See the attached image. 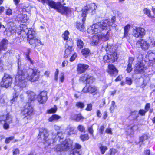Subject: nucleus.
<instances>
[{"mask_svg":"<svg viewBox=\"0 0 155 155\" xmlns=\"http://www.w3.org/2000/svg\"><path fill=\"white\" fill-rule=\"evenodd\" d=\"M88 66L83 64H80L77 66V70L78 72L82 73L84 72L88 68Z\"/></svg>","mask_w":155,"mask_h":155,"instance_id":"obj_21","label":"nucleus"},{"mask_svg":"<svg viewBox=\"0 0 155 155\" xmlns=\"http://www.w3.org/2000/svg\"><path fill=\"white\" fill-rule=\"evenodd\" d=\"M64 137V134L61 132H58L56 135H53L52 137V139H48L46 141V143H48V145H50L51 144L54 143L58 140L60 141V140L62 139Z\"/></svg>","mask_w":155,"mask_h":155,"instance_id":"obj_9","label":"nucleus"},{"mask_svg":"<svg viewBox=\"0 0 155 155\" xmlns=\"http://www.w3.org/2000/svg\"><path fill=\"white\" fill-rule=\"evenodd\" d=\"M88 131L89 133L92 136H93L94 131L92 126H90L88 128Z\"/></svg>","mask_w":155,"mask_h":155,"instance_id":"obj_52","label":"nucleus"},{"mask_svg":"<svg viewBox=\"0 0 155 155\" xmlns=\"http://www.w3.org/2000/svg\"><path fill=\"white\" fill-rule=\"evenodd\" d=\"M115 17L113 16L111 18V22L109 21L108 20H105L89 26L87 29V32L90 34L97 33L102 30H106L108 25L114 27L115 24L114 22L115 21Z\"/></svg>","mask_w":155,"mask_h":155,"instance_id":"obj_2","label":"nucleus"},{"mask_svg":"<svg viewBox=\"0 0 155 155\" xmlns=\"http://www.w3.org/2000/svg\"><path fill=\"white\" fill-rule=\"evenodd\" d=\"M28 97L29 102H31L35 99V93L31 91H28L26 92Z\"/></svg>","mask_w":155,"mask_h":155,"instance_id":"obj_22","label":"nucleus"},{"mask_svg":"<svg viewBox=\"0 0 155 155\" xmlns=\"http://www.w3.org/2000/svg\"><path fill=\"white\" fill-rule=\"evenodd\" d=\"M60 118V116L56 114H54L52 115L49 118L48 120L50 122L56 121H57L58 119H59Z\"/></svg>","mask_w":155,"mask_h":155,"instance_id":"obj_26","label":"nucleus"},{"mask_svg":"<svg viewBox=\"0 0 155 155\" xmlns=\"http://www.w3.org/2000/svg\"><path fill=\"white\" fill-rule=\"evenodd\" d=\"M26 58L27 59V60L31 64L33 65L34 64V62L33 61H32L30 58L29 56L28 55H26Z\"/></svg>","mask_w":155,"mask_h":155,"instance_id":"obj_62","label":"nucleus"},{"mask_svg":"<svg viewBox=\"0 0 155 155\" xmlns=\"http://www.w3.org/2000/svg\"><path fill=\"white\" fill-rule=\"evenodd\" d=\"M147 112L143 109H140L139 111V114L142 116H144L146 112Z\"/></svg>","mask_w":155,"mask_h":155,"instance_id":"obj_54","label":"nucleus"},{"mask_svg":"<svg viewBox=\"0 0 155 155\" xmlns=\"http://www.w3.org/2000/svg\"><path fill=\"white\" fill-rule=\"evenodd\" d=\"M42 45L41 42V41L39 40L38 39L36 38L35 43V46H34V47H35L37 45Z\"/></svg>","mask_w":155,"mask_h":155,"instance_id":"obj_49","label":"nucleus"},{"mask_svg":"<svg viewBox=\"0 0 155 155\" xmlns=\"http://www.w3.org/2000/svg\"><path fill=\"white\" fill-rule=\"evenodd\" d=\"M90 52V51L88 49L85 48L82 50L81 53L83 55H85L88 54Z\"/></svg>","mask_w":155,"mask_h":155,"instance_id":"obj_42","label":"nucleus"},{"mask_svg":"<svg viewBox=\"0 0 155 155\" xmlns=\"http://www.w3.org/2000/svg\"><path fill=\"white\" fill-rule=\"evenodd\" d=\"M12 11L10 8L7 9L6 10L5 14L6 15L10 16L12 15Z\"/></svg>","mask_w":155,"mask_h":155,"instance_id":"obj_46","label":"nucleus"},{"mask_svg":"<svg viewBox=\"0 0 155 155\" xmlns=\"http://www.w3.org/2000/svg\"><path fill=\"white\" fill-rule=\"evenodd\" d=\"M18 68L19 70L18 71L17 74L15 78L16 84L14 87V89L15 92V95H13L12 99L11 100V102L12 103L16 100L18 96L19 95V92L22 90V87H25L27 84V82L25 80V78H23V76L22 75V71L20 69L21 68L19 66V62H18Z\"/></svg>","mask_w":155,"mask_h":155,"instance_id":"obj_1","label":"nucleus"},{"mask_svg":"<svg viewBox=\"0 0 155 155\" xmlns=\"http://www.w3.org/2000/svg\"><path fill=\"white\" fill-rule=\"evenodd\" d=\"M76 106L78 108L81 109H83L84 107V103L81 102H78L76 104Z\"/></svg>","mask_w":155,"mask_h":155,"instance_id":"obj_41","label":"nucleus"},{"mask_svg":"<svg viewBox=\"0 0 155 155\" xmlns=\"http://www.w3.org/2000/svg\"><path fill=\"white\" fill-rule=\"evenodd\" d=\"M66 45L67 47H70L72 48V46L73 45V42L71 39L69 38L68 40H66Z\"/></svg>","mask_w":155,"mask_h":155,"instance_id":"obj_30","label":"nucleus"},{"mask_svg":"<svg viewBox=\"0 0 155 155\" xmlns=\"http://www.w3.org/2000/svg\"><path fill=\"white\" fill-rule=\"evenodd\" d=\"M116 150L114 149H110L108 152L106 154V155H114L116 153Z\"/></svg>","mask_w":155,"mask_h":155,"instance_id":"obj_37","label":"nucleus"},{"mask_svg":"<svg viewBox=\"0 0 155 155\" xmlns=\"http://www.w3.org/2000/svg\"><path fill=\"white\" fill-rule=\"evenodd\" d=\"M37 71V69L35 68H29L25 71H22V75L23 76V78H25L28 80L34 82L37 81L39 78Z\"/></svg>","mask_w":155,"mask_h":155,"instance_id":"obj_5","label":"nucleus"},{"mask_svg":"<svg viewBox=\"0 0 155 155\" xmlns=\"http://www.w3.org/2000/svg\"><path fill=\"white\" fill-rule=\"evenodd\" d=\"M47 93L45 91L41 92L38 97V100L41 104H44L47 100Z\"/></svg>","mask_w":155,"mask_h":155,"instance_id":"obj_17","label":"nucleus"},{"mask_svg":"<svg viewBox=\"0 0 155 155\" xmlns=\"http://www.w3.org/2000/svg\"><path fill=\"white\" fill-rule=\"evenodd\" d=\"M12 116L8 113L6 115H3L0 116V122H2L3 121L4 122L3 125L4 128L5 129H7L9 128V124L12 122Z\"/></svg>","mask_w":155,"mask_h":155,"instance_id":"obj_7","label":"nucleus"},{"mask_svg":"<svg viewBox=\"0 0 155 155\" xmlns=\"http://www.w3.org/2000/svg\"><path fill=\"white\" fill-rule=\"evenodd\" d=\"M67 132L68 135H71L75 133L74 132V129L73 128H70L69 130H67Z\"/></svg>","mask_w":155,"mask_h":155,"instance_id":"obj_53","label":"nucleus"},{"mask_svg":"<svg viewBox=\"0 0 155 155\" xmlns=\"http://www.w3.org/2000/svg\"><path fill=\"white\" fill-rule=\"evenodd\" d=\"M137 44L138 45H139L141 48L144 50H148L150 46L149 43L147 41L143 39L138 40Z\"/></svg>","mask_w":155,"mask_h":155,"instance_id":"obj_15","label":"nucleus"},{"mask_svg":"<svg viewBox=\"0 0 155 155\" xmlns=\"http://www.w3.org/2000/svg\"><path fill=\"white\" fill-rule=\"evenodd\" d=\"M95 4L94 3L88 4L84 8L82 9V16L83 18L82 19V23L81 24V23H78L76 24L77 28L80 31H83L84 30V24L85 21V17L86 16V14L89 12H92L95 9Z\"/></svg>","mask_w":155,"mask_h":155,"instance_id":"obj_4","label":"nucleus"},{"mask_svg":"<svg viewBox=\"0 0 155 155\" xmlns=\"http://www.w3.org/2000/svg\"><path fill=\"white\" fill-rule=\"evenodd\" d=\"M84 44L82 40L77 38V45L78 48H83L84 46Z\"/></svg>","mask_w":155,"mask_h":155,"instance_id":"obj_28","label":"nucleus"},{"mask_svg":"<svg viewBox=\"0 0 155 155\" xmlns=\"http://www.w3.org/2000/svg\"><path fill=\"white\" fill-rule=\"evenodd\" d=\"M57 110L56 107L51 108V109L47 110V113L49 114L55 113Z\"/></svg>","mask_w":155,"mask_h":155,"instance_id":"obj_45","label":"nucleus"},{"mask_svg":"<svg viewBox=\"0 0 155 155\" xmlns=\"http://www.w3.org/2000/svg\"><path fill=\"white\" fill-rule=\"evenodd\" d=\"M13 151V155H16L17 154H19V150L18 148L14 149Z\"/></svg>","mask_w":155,"mask_h":155,"instance_id":"obj_60","label":"nucleus"},{"mask_svg":"<svg viewBox=\"0 0 155 155\" xmlns=\"http://www.w3.org/2000/svg\"><path fill=\"white\" fill-rule=\"evenodd\" d=\"M149 138L148 135L145 134L142 135L140 138V142H143L144 140L148 139Z\"/></svg>","mask_w":155,"mask_h":155,"instance_id":"obj_31","label":"nucleus"},{"mask_svg":"<svg viewBox=\"0 0 155 155\" xmlns=\"http://www.w3.org/2000/svg\"><path fill=\"white\" fill-rule=\"evenodd\" d=\"M48 135V132L46 129L43 128L40 129L38 137H39L41 139H43L45 141L44 142V143L45 144L46 146H48V143H46V141L48 140H46Z\"/></svg>","mask_w":155,"mask_h":155,"instance_id":"obj_10","label":"nucleus"},{"mask_svg":"<svg viewBox=\"0 0 155 155\" xmlns=\"http://www.w3.org/2000/svg\"><path fill=\"white\" fill-rule=\"evenodd\" d=\"M92 109V105L91 104H88L86 108V110L87 111H91Z\"/></svg>","mask_w":155,"mask_h":155,"instance_id":"obj_56","label":"nucleus"},{"mask_svg":"<svg viewBox=\"0 0 155 155\" xmlns=\"http://www.w3.org/2000/svg\"><path fill=\"white\" fill-rule=\"evenodd\" d=\"M48 5L52 8L55 9H57L58 10V8L60 5L61 3L58 2L55 3V2L52 1H48Z\"/></svg>","mask_w":155,"mask_h":155,"instance_id":"obj_24","label":"nucleus"},{"mask_svg":"<svg viewBox=\"0 0 155 155\" xmlns=\"http://www.w3.org/2000/svg\"><path fill=\"white\" fill-rule=\"evenodd\" d=\"M100 150L101 154H103L105 153V151L107 150V147L105 146H103L101 145L100 147Z\"/></svg>","mask_w":155,"mask_h":155,"instance_id":"obj_40","label":"nucleus"},{"mask_svg":"<svg viewBox=\"0 0 155 155\" xmlns=\"http://www.w3.org/2000/svg\"><path fill=\"white\" fill-rule=\"evenodd\" d=\"M104 30H102L100 32H98L97 33H94L95 34H97L99 33H101L100 34H98L100 37V40H101L103 41H106L107 40H108L109 37V32L108 31H107L106 33H104L103 31Z\"/></svg>","mask_w":155,"mask_h":155,"instance_id":"obj_18","label":"nucleus"},{"mask_svg":"<svg viewBox=\"0 0 155 155\" xmlns=\"http://www.w3.org/2000/svg\"><path fill=\"white\" fill-rule=\"evenodd\" d=\"M64 74L63 73H61L60 74V80L61 82H63L64 80Z\"/></svg>","mask_w":155,"mask_h":155,"instance_id":"obj_61","label":"nucleus"},{"mask_svg":"<svg viewBox=\"0 0 155 155\" xmlns=\"http://www.w3.org/2000/svg\"><path fill=\"white\" fill-rule=\"evenodd\" d=\"M78 129L81 132H83L85 130V128L81 125H79L78 127Z\"/></svg>","mask_w":155,"mask_h":155,"instance_id":"obj_47","label":"nucleus"},{"mask_svg":"<svg viewBox=\"0 0 155 155\" xmlns=\"http://www.w3.org/2000/svg\"><path fill=\"white\" fill-rule=\"evenodd\" d=\"M132 69V65L128 64L127 67L126 69L127 72L128 73H130L131 72Z\"/></svg>","mask_w":155,"mask_h":155,"instance_id":"obj_55","label":"nucleus"},{"mask_svg":"<svg viewBox=\"0 0 155 155\" xmlns=\"http://www.w3.org/2000/svg\"><path fill=\"white\" fill-rule=\"evenodd\" d=\"M12 83V78L11 76L7 73H5L1 82V84L2 87L6 88H8L11 85Z\"/></svg>","mask_w":155,"mask_h":155,"instance_id":"obj_8","label":"nucleus"},{"mask_svg":"<svg viewBox=\"0 0 155 155\" xmlns=\"http://www.w3.org/2000/svg\"><path fill=\"white\" fill-rule=\"evenodd\" d=\"M150 150H144V155H150Z\"/></svg>","mask_w":155,"mask_h":155,"instance_id":"obj_64","label":"nucleus"},{"mask_svg":"<svg viewBox=\"0 0 155 155\" xmlns=\"http://www.w3.org/2000/svg\"><path fill=\"white\" fill-rule=\"evenodd\" d=\"M59 71L58 69H56V71L55 73V80L57 81L58 80V74Z\"/></svg>","mask_w":155,"mask_h":155,"instance_id":"obj_63","label":"nucleus"},{"mask_svg":"<svg viewBox=\"0 0 155 155\" xmlns=\"http://www.w3.org/2000/svg\"><path fill=\"white\" fill-rule=\"evenodd\" d=\"M126 82L129 85H130L132 83L131 79L129 78H126Z\"/></svg>","mask_w":155,"mask_h":155,"instance_id":"obj_50","label":"nucleus"},{"mask_svg":"<svg viewBox=\"0 0 155 155\" xmlns=\"http://www.w3.org/2000/svg\"><path fill=\"white\" fill-rule=\"evenodd\" d=\"M89 136L87 134H86L84 135H81L80 136V138L83 141H84L87 140L89 139Z\"/></svg>","mask_w":155,"mask_h":155,"instance_id":"obj_38","label":"nucleus"},{"mask_svg":"<svg viewBox=\"0 0 155 155\" xmlns=\"http://www.w3.org/2000/svg\"><path fill=\"white\" fill-rule=\"evenodd\" d=\"M104 129V126H101L99 129V131L100 134H103Z\"/></svg>","mask_w":155,"mask_h":155,"instance_id":"obj_59","label":"nucleus"},{"mask_svg":"<svg viewBox=\"0 0 155 155\" xmlns=\"http://www.w3.org/2000/svg\"><path fill=\"white\" fill-rule=\"evenodd\" d=\"M72 141L70 139H68L60 144L57 145L55 147L54 149L56 151H67L72 147Z\"/></svg>","mask_w":155,"mask_h":155,"instance_id":"obj_6","label":"nucleus"},{"mask_svg":"<svg viewBox=\"0 0 155 155\" xmlns=\"http://www.w3.org/2000/svg\"><path fill=\"white\" fill-rule=\"evenodd\" d=\"M117 47L112 44H107L106 51L108 54L104 56L103 61L105 63H112L117 59V53L116 51Z\"/></svg>","mask_w":155,"mask_h":155,"instance_id":"obj_3","label":"nucleus"},{"mask_svg":"<svg viewBox=\"0 0 155 155\" xmlns=\"http://www.w3.org/2000/svg\"><path fill=\"white\" fill-rule=\"evenodd\" d=\"M58 11L61 14H64L67 16L71 14V11L70 8L64 6L61 3Z\"/></svg>","mask_w":155,"mask_h":155,"instance_id":"obj_14","label":"nucleus"},{"mask_svg":"<svg viewBox=\"0 0 155 155\" xmlns=\"http://www.w3.org/2000/svg\"><path fill=\"white\" fill-rule=\"evenodd\" d=\"M33 111V109L31 105L28 103L25 106V109L22 111L21 114L25 117L32 114Z\"/></svg>","mask_w":155,"mask_h":155,"instance_id":"obj_13","label":"nucleus"},{"mask_svg":"<svg viewBox=\"0 0 155 155\" xmlns=\"http://www.w3.org/2000/svg\"><path fill=\"white\" fill-rule=\"evenodd\" d=\"M72 51V48L70 47H67V48L65 50L64 58H67L68 56L70 54Z\"/></svg>","mask_w":155,"mask_h":155,"instance_id":"obj_27","label":"nucleus"},{"mask_svg":"<svg viewBox=\"0 0 155 155\" xmlns=\"http://www.w3.org/2000/svg\"><path fill=\"white\" fill-rule=\"evenodd\" d=\"M134 59V58L133 57H129L128 61V64L132 65Z\"/></svg>","mask_w":155,"mask_h":155,"instance_id":"obj_51","label":"nucleus"},{"mask_svg":"<svg viewBox=\"0 0 155 155\" xmlns=\"http://www.w3.org/2000/svg\"><path fill=\"white\" fill-rule=\"evenodd\" d=\"M36 39V37L34 36V38H28V41L31 45H32L34 46H35V43Z\"/></svg>","mask_w":155,"mask_h":155,"instance_id":"obj_32","label":"nucleus"},{"mask_svg":"<svg viewBox=\"0 0 155 155\" xmlns=\"http://www.w3.org/2000/svg\"><path fill=\"white\" fill-rule=\"evenodd\" d=\"M145 34L144 29L140 27H135L133 29V35L136 38L141 37Z\"/></svg>","mask_w":155,"mask_h":155,"instance_id":"obj_12","label":"nucleus"},{"mask_svg":"<svg viewBox=\"0 0 155 155\" xmlns=\"http://www.w3.org/2000/svg\"><path fill=\"white\" fill-rule=\"evenodd\" d=\"M25 32L27 33L28 38H34L35 32L34 31H32L31 29H27L25 30Z\"/></svg>","mask_w":155,"mask_h":155,"instance_id":"obj_25","label":"nucleus"},{"mask_svg":"<svg viewBox=\"0 0 155 155\" xmlns=\"http://www.w3.org/2000/svg\"><path fill=\"white\" fill-rule=\"evenodd\" d=\"M8 41L7 39H3L0 42V52L2 50L5 51L7 49Z\"/></svg>","mask_w":155,"mask_h":155,"instance_id":"obj_20","label":"nucleus"},{"mask_svg":"<svg viewBox=\"0 0 155 155\" xmlns=\"http://www.w3.org/2000/svg\"><path fill=\"white\" fill-rule=\"evenodd\" d=\"M95 81V78L92 76L88 75L87 80V83L90 84L92 83Z\"/></svg>","mask_w":155,"mask_h":155,"instance_id":"obj_29","label":"nucleus"},{"mask_svg":"<svg viewBox=\"0 0 155 155\" xmlns=\"http://www.w3.org/2000/svg\"><path fill=\"white\" fill-rule=\"evenodd\" d=\"M150 103H147L145 106V110L147 112L149 110V109L150 108Z\"/></svg>","mask_w":155,"mask_h":155,"instance_id":"obj_58","label":"nucleus"},{"mask_svg":"<svg viewBox=\"0 0 155 155\" xmlns=\"http://www.w3.org/2000/svg\"><path fill=\"white\" fill-rule=\"evenodd\" d=\"M115 103L114 101H113L111 102V104L110 108V110L111 113L113 112L115 108Z\"/></svg>","mask_w":155,"mask_h":155,"instance_id":"obj_39","label":"nucleus"},{"mask_svg":"<svg viewBox=\"0 0 155 155\" xmlns=\"http://www.w3.org/2000/svg\"><path fill=\"white\" fill-rule=\"evenodd\" d=\"M108 69L107 71L111 75L113 76L114 74H117L118 72V71L116 69V67L112 64H110L108 65Z\"/></svg>","mask_w":155,"mask_h":155,"instance_id":"obj_19","label":"nucleus"},{"mask_svg":"<svg viewBox=\"0 0 155 155\" xmlns=\"http://www.w3.org/2000/svg\"><path fill=\"white\" fill-rule=\"evenodd\" d=\"M77 57V54L76 53H74L71 57L70 59V61L72 62Z\"/></svg>","mask_w":155,"mask_h":155,"instance_id":"obj_57","label":"nucleus"},{"mask_svg":"<svg viewBox=\"0 0 155 155\" xmlns=\"http://www.w3.org/2000/svg\"><path fill=\"white\" fill-rule=\"evenodd\" d=\"M130 25L129 24L127 25L124 27V34L125 36L127 35L130 29Z\"/></svg>","mask_w":155,"mask_h":155,"instance_id":"obj_34","label":"nucleus"},{"mask_svg":"<svg viewBox=\"0 0 155 155\" xmlns=\"http://www.w3.org/2000/svg\"><path fill=\"white\" fill-rule=\"evenodd\" d=\"M97 88L96 87L93 85H90L88 87L85 86L83 89L82 91L84 93L88 92L92 94L97 92Z\"/></svg>","mask_w":155,"mask_h":155,"instance_id":"obj_16","label":"nucleus"},{"mask_svg":"<svg viewBox=\"0 0 155 155\" xmlns=\"http://www.w3.org/2000/svg\"><path fill=\"white\" fill-rule=\"evenodd\" d=\"M72 155H81V154L80 153V151L77 150L76 149H73L72 151Z\"/></svg>","mask_w":155,"mask_h":155,"instance_id":"obj_43","label":"nucleus"},{"mask_svg":"<svg viewBox=\"0 0 155 155\" xmlns=\"http://www.w3.org/2000/svg\"><path fill=\"white\" fill-rule=\"evenodd\" d=\"M143 12L144 13L147 15L149 17L151 18H153L152 16L151 15L150 11V10L147 8H145L143 9Z\"/></svg>","mask_w":155,"mask_h":155,"instance_id":"obj_35","label":"nucleus"},{"mask_svg":"<svg viewBox=\"0 0 155 155\" xmlns=\"http://www.w3.org/2000/svg\"><path fill=\"white\" fill-rule=\"evenodd\" d=\"M84 118L81 116L80 114L77 115L76 117L75 120L77 121H79L81 120H83Z\"/></svg>","mask_w":155,"mask_h":155,"instance_id":"obj_44","label":"nucleus"},{"mask_svg":"<svg viewBox=\"0 0 155 155\" xmlns=\"http://www.w3.org/2000/svg\"><path fill=\"white\" fill-rule=\"evenodd\" d=\"M144 65L143 62L138 61L135 65L134 71L136 73H142L144 72Z\"/></svg>","mask_w":155,"mask_h":155,"instance_id":"obj_11","label":"nucleus"},{"mask_svg":"<svg viewBox=\"0 0 155 155\" xmlns=\"http://www.w3.org/2000/svg\"><path fill=\"white\" fill-rule=\"evenodd\" d=\"M88 75L87 74H85L84 75L81 77L79 79L80 81L83 82H86V83H87Z\"/></svg>","mask_w":155,"mask_h":155,"instance_id":"obj_36","label":"nucleus"},{"mask_svg":"<svg viewBox=\"0 0 155 155\" xmlns=\"http://www.w3.org/2000/svg\"><path fill=\"white\" fill-rule=\"evenodd\" d=\"M14 139L13 136L10 137L8 138H6L5 140V142L6 143L8 144L10 142Z\"/></svg>","mask_w":155,"mask_h":155,"instance_id":"obj_48","label":"nucleus"},{"mask_svg":"<svg viewBox=\"0 0 155 155\" xmlns=\"http://www.w3.org/2000/svg\"><path fill=\"white\" fill-rule=\"evenodd\" d=\"M100 40L98 34L95 35L92 37L91 44L93 45H96L99 42Z\"/></svg>","mask_w":155,"mask_h":155,"instance_id":"obj_23","label":"nucleus"},{"mask_svg":"<svg viewBox=\"0 0 155 155\" xmlns=\"http://www.w3.org/2000/svg\"><path fill=\"white\" fill-rule=\"evenodd\" d=\"M69 32L68 31H66L62 35V37L64 40H67L68 38Z\"/></svg>","mask_w":155,"mask_h":155,"instance_id":"obj_33","label":"nucleus"}]
</instances>
